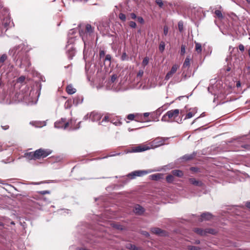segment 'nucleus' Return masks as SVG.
Instances as JSON below:
<instances>
[{
  "label": "nucleus",
  "instance_id": "2f4dec72",
  "mask_svg": "<svg viewBox=\"0 0 250 250\" xmlns=\"http://www.w3.org/2000/svg\"><path fill=\"white\" fill-rule=\"evenodd\" d=\"M149 59L147 57H145L142 62V64L144 66H146L148 63Z\"/></svg>",
  "mask_w": 250,
  "mask_h": 250
},
{
  "label": "nucleus",
  "instance_id": "bb28decb",
  "mask_svg": "<svg viewBox=\"0 0 250 250\" xmlns=\"http://www.w3.org/2000/svg\"><path fill=\"white\" fill-rule=\"evenodd\" d=\"M83 101V98L82 97H77L74 99L73 100V103L74 104H75L76 105L78 104L81 103Z\"/></svg>",
  "mask_w": 250,
  "mask_h": 250
},
{
  "label": "nucleus",
  "instance_id": "7ed1b4c3",
  "mask_svg": "<svg viewBox=\"0 0 250 250\" xmlns=\"http://www.w3.org/2000/svg\"><path fill=\"white\" fill-rule=\"evenodd\" d=\"M33 92L29 90H25L23 92L22 90L19 93H17L15 97L17 98L15 100L18 102H23L28 104H33L37 103L36 98L33 97Z\"/></svg>",
  "mask_w": 250,
  "mask_h": 250
},
{
  "label": "nucleus",
  "instance_id": "473e14b6",
  "mask_svg": "<svg viewBox=\"0 0 250 250\" xmlns=\"http://www.w3.org/2000/svg\"><path fill=\"white\" fill-rule=\"evenodd\" d=\"M7 59V56L3 54L0 58V62L3 63Z\"/></svg>",
  "mask_w": 250,
  "mask_h": 250
},
{
  "label": "nucleus",
  "instance_id": "8fccbe9b",
  "mask_svg": "<svg viewBox=\"0 0 250 250\" xmlns=\"http://www.w3.org/2000/svg\"><path fill=\"white\" fill-rule=\"evenodd\" d=\"M40 193L42 195H44L45 194H48L50 193V191L48 190H43L40 192Z\"/></svg>",
  "mask_w": 250,
  "mask_h": 250
},
{
  "label": "nucleus",
  "instance_id": "f704fd0d",
  "mask_svg": "<svg viewBox=\"0 0 250 250\" xmlns=\"http://www.w3.org/2000/svg\"><path fill=\"white\" fill-rule=\"evenodd\" d=\"M117 79V75H116V74L112 75L111 77L110 82L113 83Z\"/></svg>",
  "mask_w": 250,
  "mask_h": 250
},
{
  "label": "nucleus",
  "instance_id": "1a4fd4ad",
  "mask_svg": "<svg viewBox=\"0 0 250 250\" xmlns=\"http://www.w3.org/2000/svg\"><path fill=\"white\" fill-rule=\"evenodd\" d=\"M75 49L73 45H71L70 47H68L67 50L66 51V54L69 59H72L73 57L75 54Z\"/></svg>",
  "mask_w": 250,
  "mask_h": 250
},
{
  "label": "nucleus",
  "instance_id": "37998d69",
  "mask_svg": "<svg viewBox=\"0 0 250 250\" xmlns=\"http://www.w3.org/2000/svg\"><path fill=\"white\" fill-rule=\"evenodd\" d=\"M25 80V77L21 76L18 79V82L19 83H22Z\"/></svg>",
  "mask_w": 250,
  "mask_h": 250
},
{
  "label": "nucleus",
  "instance_id": "a18cd8bd",
  "mask_svg": "<svg viewBox=\"0 0 250 250\" xmlns=\"http://www.w3.org/2000/svg\"><path fill=\"white\" fill-rule=\"evenodd\" d=\"M178 28L180 31L183 30V23L182 22H179L178 23Z\"/></svg>",
  "mask_w": 250,
  "mask_h": 250
},
{
  "label": "nucleus",
  "instance_id": "5fc2aeb1",
  "mask_svg": "<svg viewBox=\"0 0 250 250\" xmlns=\"http://www.w3.org/2000/svg\"><path fill=\"white\" fill-rule=\"evenodd\" d=\"M72 122H70V124H71ZM70 123L67 122L64 124V125H63V129L66 128L67 127L69 126Z\"/></svg>",
  "mask_w": 250,
  "mask_h": 250
},
{
  "label": "nucleus",
  "instance_id": "dca6fc26",
  "mask_svg": "<svg viewBox=\"0 0 250 250\" xmlns=\"http://www.w3.org/2000/svg\"><path fill=\"white\" fill-rule=\"evenodd\" d=\"M195 155H196V153L193 152L192 154H187V155H184L182 157V159H183L186 161L190 160L192 159L195 156Z\"/></svg>",
  "mask_w": 250,
  "mask_h": 250
},
{
  "label": "nucleus",
  "instance_id": "72a5a7b5",
  "mask_svg": "<svg viewBox=\"0 0 250 250\" xmlns=\"http://www.w3.org/2000/svg\"><path fill=\"white\" fill-rule=\"evenodd\" d=\"M188 249L189 250H200V249L198 247L193 246H189L188 247Z\"/></svg>",
  "mask_w": 250,
  "mask_h": 250
},
{
  "label": "nucleus",
  "instance_id": "79ce46f5",
  "mask_svg": "<svg viewBox=\"0 0 250 250\" xmlns=\"http://www.w3.org/2000/svg\"><path fill=\"white\" fill-rule=\"evenodd\" d=\"M127 59V55L126 53L124 52L123 53L122 56H121V60L122 61H125Z\"/></svg>",
  "mask_w": 250,
  "mask_h": 250
},
{
  "label": "nucleus",
  "instance_id": "7c9ffc66",
  "mask_svg": "<svg viewBox=\"0 0 250 250\" xmlns=\"http://www.w3.org/2000/svg\"><path fill=\"white\" fill-rule=\"evenodd\" d=\"M119 18L121 20H122L123 21H125L126 20V16L123 13H120L119 15Z\"/></svg>",
  "mask_w": 250,
  "mask_h": 250
},
{
  "label": "nucleus",
  "instance_id": "aec40b11",
  "mask_svg": "<svg viewBox=\"0 0 250 250\" xmlns=\"http://www.w3.org/2000/svg\"><path fill=\"white\" fill-rule=\"evenodd\" d=\"M195 50L198 54H201L202 51V45L200 43L195 42Z\"/></svg>",
  "mask_w": 250,
  "mask_h": 250
},
{
  "label": "nucleus",
  "instance_id": "052dcab7",
  "mask_svg": "<svg viewBox=\"0 0 250 250\" xmlns=\"http://www.w3.org/2000/svg\"><path fill=\"white\" fill-rule=\"evenodd\" d=\"M113 124H115L116 125H121V122L120 121H118V122H114Z\"/></svg>",
  "mask_w": 250,
  "mask_h": 250
},
{
  "label": "nucleus",
  "instance_id": "4468645a",
  "mask_svg": "<svg viewBox=\"0 0 250 250\" xmlns=\"http://www.w3.org/2000/svg\"><path fill=\"white\" fill-rule=\"evenodd\" d=\"M201 217V221L203 220H209L212 218V215L209 212H206L202 214Z\"/></svg>",
  "mask_w": 250,
  "mask_h": 250
},
{
  "label": "nucleus",
  "instance_id": "b1692460",
  "mask_svg": "<svg viewBox=\"0 0 250 250\" xmlns=\"http://www.w3.org/2000/svg\"><path fill=\"white\" fill-rule=\"evenodd\" d=\"M10 20L9 18L6 17L4 19L3 22L2 23L3 25L5 27H7L10 24Z\"/></svg>",
  "mask_w": 250,
  "mask_h": 250
},
{
  "label": "nucleus",
  "instance_id": "ea45409f",
  "mask_svg": "<svg viewBox=\"0 0 250 250\" xmlns=\"http://www.w3.org/2000/svg\"><path fill=\"white\" fill-rule=\"evenodd\" d=\"M111 57L110 56V55L109 54H107L106 56H105V59H104V61H109V62H110V61H111Z\"/></svg>",
  "mask_w": 250,
  "mask_h": 250
},
{
  "label": "nucleus",
  "instance_id": "a878e982",
  "mask_svg": "<svg viewBox=\"0 0 250 250\" xmlns=\"http://www.w3.org/2000/svg\"><path fill=\"white\" fill-rule=\"evenodd\" d=\"M190 65V59L187 58L184 62L183 67H188Z\"/></svg>",
  "mask_w": 250,
  "mask_h": 250
},
{
  "label": "nucleus",
  "instance_id": "f03ea898",
  "mask_svg": "<svg viewBox=\"0 0 250 250\" xmlns=\"http://www.w3.org/2000/svg\"><path fill=\"white\" fill-rule=\"evenodd\" d=\"M23 45L21 44L18 46L14 47L10 49L9 51V54L13 59L14 60H20L21 61V65H26L25 62L27 61V65L28 66L30 65V63L28 62L27 58L25 57V59L22 58V56L24 55V53L22 51L23 48Z\"/></svg>",
  "mask_w": 250,
  "mask_h": 250
},
{
  "label": "nucleus",
  "instance_id": "c756f323",
  "mask_svg": "<svg viewBox=\"0 0 250 250\" xmlns=\"http://www.w3.org/2000/svg\"><path fill=\"white\" fill-rule=\"evenodd\" d=\"M206 234L207 233H210V234H212L216 233V231L214 229H206Z\"/></svg>",
  "mask_w": 250,
  "mask_h": 250
},
{
  "label": "nucleus",
  "instance_id": "6ab92c4d",
  "mask_svg": "<svg viewBox=\"0 0 250 250\" xmlns=\"http://www.w3.org/2000/svg\"><path fill=\"white\" fill-rule=\"evenodd\" d=\"M54 127L56 128H61L62 127V118L54 123Z\"/></svg>",
  "mask_w": 250,
  "mask_h": 250
},
{
  "label": "nucleus",
  "instance_id": "412c9836",
  "mask_svg": "<svg viewBox=\"0 0 250 250\" xmlns=\"http://www.w3.org/2000/svg\"><path fill=\"white\" fill-rule=\"evenodd\" d=\"M196 112V110L194 109L192 111L189 112L186 116L185 119H190L192 117Z\"/></svg>",
  "mask_w": 250,
  "mask_h": 250
},
{
  "label": "nucleus",
  "instance_id": "0e129e2a",
  "mask_svg": "<svg viewBox=\"0 0 250 250\" xmlns=\"http://www.w3.org/2000/svg\"><path fill=\"white\" fill-rule=\"evenodd\" d=\"M132 250H139L138 247L134 246H133V249H132Z\"/></svg>",
  "mask_w": 250,
  "mask_h": 250
},
{
  "label": "nucleus",
  "instance_id": "c9c22d12",
  "mask_svg": "<svg viewBox=\"0 0 250 250\" xmlns=\"http://www.w3.org/2000/svg\"><path fill=\"white\" fill-rule=\"evenodd\" d=\"M186 52V47L184 45H182L181 48V54L184 55Z\"/></svg>",
  "mask_w": 250,
  "mask_h": 250
},
{
  "label": "nucleus",
  "instance_id": "603ef678",
  "mask_svg": "<svg viewBox=\"0 0 250 250\" xmlns=\"http://www.w3.org/2000/svg\"><path fill=\"white\" fill-rule=\"evenodd\" d=\"M143 73H144V72L142 70H140L137 74V76L141 77L143 76Z\"/></svg>",
  "mask_w": 250,
  "mask_h": 250
},
{
  "label": "nucleus",
  "instance_id": "09e8293b",
  "mask_svg": "<svg viewBox=\"0 0 250 250\" xmlns=\"http://www.w3.org/2000/svg\"><path fill=\"white\" fill-rule=\"evenodd\" d=\"M239 49L240 51H244V49H245V47H244V46L242 44H240L239 45Z\"/></svg>",
  "mask_w": 250,
  "mask_h": 250
},
{
  "label": "nucleus",
  "instance_id": "69168bd1",
  "mask_svg": "<svg viewBox=\"0 0 250 250\" xmlns=\"http://www.w3.org/2000/svg\"><path fill=\"white\" fill-rule=\"evenodd\" d=\"M120 154V153H117V154H112L110 155L109 156H114L116 155H119Z\"/></svg>",
  "mask_w": 250,
  "mask_h": 250
},
{
  "label": "nucleus",
  "instance_id": "49530a36",
  "mask_svg": "<svg viewBox=\"0 0 250 250\" xmlns=\"http://www.w3.org/2000/svg\"><path fill=\"white\" fill-rule=\"evenodd\" d=\"M105 55L104 51V50H101L99 53V56L100 58L103 57Z\"/></svg>",
  "mask_w": 250,
  "mask_h": 250
},
{
  "label": "nucleus",
  "instance_id": "4be33fe9",
  "mask_svg": "<svg viewBox=\"0 0 250 250\" xmlns=\"http://www.w3.org/2000/svg\"><path fill=\"white\" fill-rule=\"evenodd\" d=\"M214 14H215L216 16L218 17L219 19H222L223 18V16L220 10H216L214 11Z\"/></svg>",
  "mask_w": 250,
  "mask_h": 250
},
{
  "label": "nucleus",
  "instance_id": "6e6d98bb",
  "mask_svg": "<svg viewBox=\"0 0 250 250\" xmlns=\"http://www.w3.org/2000/svg\"><path fill=\"white\" fill-rule=\"evenodd\" d=\"M114 227H115L116 228H117V229H122L123 228H122V227L120 225H115L114 226Z\"/></svg>",
  "mask_w": 250,
  "mask_h": 250
},
{
  "label": "nucleus",
  "instance_id": "0eeeda50",
  "mask_svg": "<svg viewBox=\"0 0 250 250\" xmlns=\"http://www.w3.org/2000/svg\"><path fill=\"white\" fill-rule=\"evenodd\" d=\"M101 118V115L100 114L96 112H92L90 115L87 114L84 117V119L86 120L87 119H89L92 122H96L99 121Z\"/></svg>",
  "mask_w": 250,
  "mask_h": 250
},
{
  "label": "nucleus",
  "instance_id": "c03bdc74",
  "mask_svg": "<svg viewBox=\"0 0 250 250\" xmlns=\"http://www.w3.org/2000/svg\"><path fill=\"white\" fill-rule=\"evenodd\" d=\"M129 26L132 28H135L136 26V24L134 21H130L129 22Z\"/></svg>",
  "mask_w": 250,
  "mask_h": 250
},
{
  "label": "nucleus",
  "instance_id": "4c0bfd02",
  "mask_svg": "<svg viewBox=\"0 0 250 250\" xmlns=\"http://www.w3.org/2000/svg\"><path fill=\"white\" fill-rule=\"evenodd\" d=\"M168 31V28L167 26H165L164 27V34L166 36L167 35Z\"/></svg>",
  "mask_w": 250,
  "mask_h": 250
},
{
  "label": "nucleus",
  "instance_id": "ddd939ff",
  "mask_svg": "<svg viewBox=\"0 0 250 250\" xmlns=\"http://www.w3.org/2000/svg\"><path fill=\"white\" fill-rule=\"evenodd\" d=\"M151 231L152 233L157 234L158 235L163 236L165 234V232L162 230L161 229L158 228H153L151 229Z\"/></svg>",
  "mask_w": 250,
  "mask_h": 250
},
{
  "label": "nucleus",
  "instance_id": "6e6552de",
  "mask_svg": "<svg viewBox=\"0 0 250 250\" xmlns=\"http://www.w3.org/2000/svg\"><path fill=\"white\" fill-rule=\"evenodd\" d=\"M179 68V66L177 64H174L172 66V68L170 71H169L165 77L166 80H168L172 75L176 72L177 70Z\"/></svg>",
  "mask_w": 250,
  "mask_h": 250
},
{
  "label": "nucleus",
  "instance_id": "680f3d73",
  "mask_svg": "<svg viewBox=\"0 0 250 250\" xmlns=\"http://www.w3.org/2000/svg\"><path fill=\"white\" fill-rule=\"evenodd\" d=\"M150 113L148 112H146L144 113V116L145 117H147L149 115Z\"/></svg>",
  "mask_w": 250,
  "mask_h": 250
},
{
  "label": "nucleus",
  "instance_id": "338daca9",
  "mask_svg": "<svg viewBox=\"0 0 250 250\" xmlns=\"http://www.w3.org/2000/svg\"><path fill=\"white\" fill-rule=\"evenodd\" d=\"M79 128H80V126H79L78 127H73L72 126H71V127H70V128L72 130L76 129Z\"/></svg>",
  "mask_w": 250,
  "mask_h": 250
},
{
  "label": "nucleus",
  "instance_id": "9b49d317",
  "mask_svg": "<svg viewBox=\"0 0 250 250\" xmlns=\"http://www.w3.org/2000/svg\"><path fill=\"white\" fill-rule=\"evenodd\" d=\"M134 211L137 214L141 215L144 212L145 209L140 205H137L135 207Z\"/></svg>",
  "mask_w": 250,
  "mask_h": 250
},
{
  "label": "nucleus",
  "instance_id": "864d4df0",
  "mask_svg": "<svg viewBox=\"0 0 250 250\" xmlns=\"http://www.w3.org/2000/svg\"><path fill=\"white\" fill-rule=\"evenodd\" d=\"M135 245H132V244H128L126 247L129 249V250H132V249H133V246H134Z\"/></svg>",
  "mask_w": 250,
  "mask_h": 250
},
{
  "label": "nucleus",
  "instance_id": "de8ad7c7",
  "mask_svg": "<svg viewBox=\"0 0 250 250\" xmlns=\"http://www.w3.org/2000/svg\"><path fill=\"white\" fill-rule=\"evenodd\" d=\"M129 16H130V18L132 19H135L136 18V14L133 13L130 14Z\"/></svg>",
  "mask_w": 250,
  "mask_h": 250
},
{
  "label": "nucleus",
  "instance_id": "39448f33",
  "mask_svg": "<svg viewBox=\"0 0 250 250\" xmlns=\"http://www.w3.org/2000/svg\"><path fill=\"white\" fill-rule=\"evenodd\" d=\"M52 153V150L49 149L40 148L36 150V155L37 159L41 158H45L50 155Z\"/></svg>",
  "mask_w": 250,
  "mask_h": 250
},
{
  "label": "nucleus",
  "instance_id": "774afa93",
  "mask_svg": "<svg viewBox=\"0 0 250 250\" xmlns=\"http://www.w3.org/2000/svg\"><path fill=\"white\" fill-rule=\"evenodd\" d=\"M240 85V82H238V83H236V86H237V87H238V86H239Z\"/></svg>",
  "mask_w": 250,
  "mask_h": 250
},
{
  "label": "nucleus",
  "instance_id": "393cba45",
  "mask_svg": "<svg viewBox=\"0 0 250 250\" xmlns=\"http://www.w3.org/2000/svg\"><path fill=\"white\" fill-rule=\"evenodd\" d=\"M174 180V177L172 175H170V174L168 175L166 177V180L167 183H171L173 182Z\"/></svg>",
  "mask_w": 250,
  "mask_h": 250
},
{
  "label": "nucleus",
  "instance_id": "5701e85b",
  "mask_svg": "<svg viewBox=\"0 0 250 250\" xmlns=\"http://www.w3.org/2000/svg\"><path fill=\"white\" fill-rule=\"evenodd\" d=\"M151 178L154 180H158L161 178V174L160 173H157L150 175Z\"/></svg>",
  "mask_w": 250,
  "mask_h": 250
},
{
  "label": "nucleus",
  "instance_id": "4d7b16f0",
  "mask_svg": "<svg viewBox=\"0 0 250 250\" xmlns=\"http://www.w3.org/2000/svg\"><path fill=\"white\" fill-rule=\"evenodd\" d=\"M138 21L140 23H143L144 22V20L142 17H138Z\"/></svg>",
  "mask_w": 250,
  "mask_h": 250
},
{
  "label": "nucleus",
  "instance_id": "bf43d9fd",
  "mask_svg": "<svg viewBox=\"0 0 250 250\" xmlns=\"http://www.w3.org/2000/svg\"><path fill=\"white\" fill-rule=\"evenodd\" d=\"M142 234H143V235H144L145 236H146V237H147V236H148L149 235V233H148L147 232H146V231H144V232L142 233Z\"/></svg>",
  "mask_w": 250,
  "mask_h": 250
},
{
  "label": "nucleus",
  "instance_id": "9d476101",
  "mask_svg": "<svg viewBox=\"0 0 250 250\" xmlns=\"http://www.w3.org/2000/svg\"><path fill=\"white\" fill-rule=\"evenodd\" d=\"M24 157L28 160H35L37 159L36 150L34 152H26L24 154Z\"/></svg>",
  "mask_w": 250,
  "mask_h": 250
},
{
  "label": "nucleus",
  "instance_id": "cd10ccee",
  "mask_svg": "<svg viewBox=\"0 0 250 250\" xmlns=\"http://www.w3.org/2000/svg\"><path fill=\"white\" fill-rule=\"evenodd\" d=\"M85 29L86 32L89 33H92L93 31V29L91 25L89 24H87L86 25Z\"/></svg>",
  "mask_w": 250,
  "mask_h": 250
},
{
  "label": "nucleus",
  "instance_id": "3c124183",
  "mask_svg": "<svg viewBox=\"0 0 250 250\" xmlns=\"http://www.w3.org/2000/svg\"><path fill=\"white\" fill-rule=\"evenodd\" d=\"M108 121V117L107 116H104L101 122V124L104 122H106Z\"/></svg>",
  "mask_w": 250,
  "mask_h": 250
},
{
  "label": "nucleus",
  "instance_id": "f8f14e48",
  "mask_svg": "<svg viewBox=\"0 0 250 250\" xmlns=\"http://www.w3.org/2000/svg\"><path fill=\"white\" fill-rule=\"evenodd\" d=\"M66 91L67 94L71 95L74 94L76 92V89L74 87L72 84H68L66 87Z\"/></svg>",
  "mask_w": 250,
  "mask_h": 250
},
{
  "label": "nucleus",
  "instance_id": "13d9d810",
  "mask_svg": "<svg viewBox=\"0 0 250 250\" xmlns=\"http://www.w3.org/2000/svg\"><path fill=\"white\" fill-rule=\"evenodd\" d=\"M1 127L3 129L6 130L9 128V126L8 125H6L4 126H1Z\"/></svg>",
  "mask_w": 250,
  "mask_h": 250
},
{
  "label": "nucleus",
  "instance_id": "2eb2a0df",
  "mask_svg": "<svg viewBox=\"0 0 250 250\" xmlns=\"http://www.w3.org/2000/svg\"><path fill=\"white\" fill-rule=\"evenodd\" d=\"M189 180L191 184L195 186L202 187L203 185L201 181L196 180L195 178H190Z\"/></svg>",
  "mask_w": 250,
  "mask_h": 250
},
{
  "label": "nucleus",
  "instance_id": "20e7f679",
  "mask_svg": "<svg viewBox=\"0 0 250 250\" xmlns=\"http://www.w3.org/2000/svg\"><path fill=\"white\" fill-rule=\"evenodd\" d=\"M179 113L180 110L178 109L169 110L163 116L161 121L166 122L176 121L175 119L179 116Z\"/></svg>",
  "mask_w": 250,
  "mask_h": 250
},
{
  "label": "nucleus",
  "instance_id": "e2e57ef3",
  "mask_svg": "<svg viewBox=\"0 0 250 250\" xmlns=\"http://www.w3.org/2000/svg\"><path fill=\"white\" fill-rule=\"evenodd\" d=\"M246 206L247 208H250V202H247L246 204Z\"/></svg>",
  "mask_w": 250,
  "mask_h": 250
},
{
  "label": "nucleus",
  "instance_id": "a211bd4d",
  "mask_svg": "<svg viewBox=\"0 0 250 250\" xmlns=\"http://www.w3.org/2000/svg\"><path fill=\"white\" fill-rule=\"evenodd\" d=\"M172 173L174 175L178 177H181L183 175V173L182 171H181L180 170H177V169L173 170L172 171Z\"/></svg>",
  "mask_w": 250,
  "mask_h": 250
},
{
  "label": "nucleus",
  "instance_id": "c85d7f7f",
  "mask_svg": "<svg viewBox=\"0 0 250 250\" xmlns=\"http://www.w3.org/2000/svg\"><path fill=\"white\" fill-rule=\"evenodd\" d=\"M165 48V43L164 42H161L160 43L159 49L160 52H163Z\"/></svg>",
  "mask_w": 250,
  "mask_h": 250
},
{
  "label": "nucleus",
  "instance_id": "e433bc0d",
  "mask_svg": "<svg viewBox=\"0 0 250 250\" xmlns=\"http://www.w3.org/2000/svg\"><path fill=\"white\" fill-rule=\"evenodd\" d=\"M156 3L160 7H162L163 6V2L162 0H156Z\"/></svg>",
  "mask_w": 250,
  "mask_h": 250
},
{
  "label": "nucleus",
  "instance_id": "58836bf2",
  "mask_svg": "<svg viewBox=\"0 0 250 250\" xmlns=\"http://www.w3.org/2000/svg\"><path fill=\"white\" fill-rule=\"evenodd\" d=\"M57 95L59 98H61L62 97V90L61 88H59Z\"/></svg>",
  "mask_w": 250,
  "mask_h": 250
},
{
  "label": "nucleus",
  "instance_id": "f3484780",
  "mask_svg": "<svg viewBox=\"0 0 250 250\" xmlns=\"http://www.w3.org/2000/svg\"><path fill=\"white\" fill-rule=\"evenodd\" d=\"M194 231L196 233H197L201 236H204V235H206V229H202L196 228L194 229Z\"/></svg>",
  "mask_w": 250,
  "mask_h": 250
},
{
  "label": "nucleus",
  "instance_id": "423d86ee",
  "mask_svg": "<svg viewBox=\"0 0 250 250\" xmlns=\"http://www.w3.org/2000/svg\"><path fill=\"white\" fill-rule=\"evenodd\" d=\"M153 171V170H136L128 174L127 176L131 179H134L136 176H142L145 174H148L151 172Z\"/></svg>",
  "mask_w": 250,
  "mask_h": 250
},
{
  "label": "nucleus",
  "instance_id": "f257e3e1",
  "mask_svg": "<svg viewBox=\"0 0 250 250\" xmlns=\"http://www.w3.org/2000/svg\"><path fill=\"white\" fill-rule=\"evenodd\" d=\"M168 139L167 137H157L147 145H140L135 146L131 151L132 152H142L151 148L159 147L165 144V142Z\"/></svg>",
  "mask_w": 250,
  "mask_h": 250
},
{
  "label": "nucleus",
  "instance_id": "a19ab883",
  "mask_svg": "<svg viewBox=\"0 0 250 250\" xmlns=\"http://www.w3.org/2000/svg\"><path fill=\"white\" fill-rule=\"evenodd\" d=\"M134 115L133 114H130L129 115H127V119H128L129 120H133L134 118Z\"/></svg>",
  "mask_w": 250,
  "mask_h": 250
}]
</instances>
